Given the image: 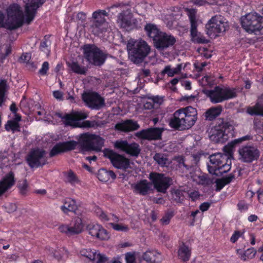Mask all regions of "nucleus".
Returning <instances> with one entry per match:
<instances>
[{
    "instance_id": "1",
    "label": "nucleus",
    "mask_w": 263,
    "mask_h": 263,
    "mask_svg": "<svg viewBox=\"0 0 263 263\" xmlns=\"http://www.w3.org/2000/svg\"><path fill=\"white\" fill-rule=\"evenodd\" d=\"M92 134L84 133L80 136L78 141L69 140L57 143L49 152L50 157H53L58 155L71 151L76 149L79 144L81 151L89 152L92 149Z\"/></svg>"
},
{
    "instance_id": "2",
    "label": "nucleus",
    "mask_w": 263,
    "mask_h": 263,
    "mask_svg": "<svg viewBox=\"0 0 263 263\" xmlns=\"http://www.w3.org/2000/svg\"><path fill=\"white\" fill-rule=\"evenodd\" d=\"M197 119L196 108L187 106L180 108L174 112L170 119L169 125L177 130H184L192 127Z\"/></svg>"
},
{
    "instance_id": "3",
    "label": "nucleus",
    "mask_w": 263,
    "mask_h": 263,
    "mask_svg": "<svg viewBox=\"0 0 263 263\" xmlns=\"http://www.w3.org/2000/svg\"><path fill=\"white\" fill-rule=\"evenodd\" d=\"M144 30L148 37L152 40L154 47L158 50H164L172 47L176 42L174 36L161 31L155 24H146Z\"/></svg>"
},
{
    "instance_id": "4",
    "label": "nucleus",
    "mask_w": 263,
    "mask_h": 263,
    "mask_svg": "<svg viewBox=\"0 0 263 263\" xmlns=\"http://www.w3.org/2000/svg\"><path fill=\"white\" fill-rule=\"evenodd\" d=\"M107 16L108 12L105 10L93 12L88 25V30L96 36L104 37L105 33L111 30L105 18Z\"/></svg>"
},
{
    "instance_id": "5",
    "label": "nucleus",
    "mask_w": 263,
    "mask_h": 263,
    "mask_svg": "<svg viewBox=\"0 0 263 263\" xmlns=\"http://www.w3.org/2000/svg\"><path fill=\"white\" fill-rule=\"evenodd\" d=\"M129 57L134 63H141L150 51V47L144 40H129L127 44Z\"/></svg>"
},
{
    "instance_id": "6",
    "label": "nucleus",
    "mask_w": 263,
    "mask_h": 263,
    "mask_svg": "<svg viewBox=\"0 0 263 263\" xmlns=\"http://www.w3.org/2000/svg\"><path fill=\"white\" fill-rule=\"evenodd\" d=\"M210 162L208 163L209 172L213 175H217L227 173L231 168V160L222 155V153H218L212 154L209 157Z\"/></svg>"
},
{
    "instance_id": "7",
    "label": "nucleus",
    "mask_w": 263,
    "mask_h": 263,
    "mask_svg": "<svg viewBox=\"0 0 263 263\" xmlns=\"http://www.w3.org/2000/svg\"><path fill=\"white\" fill-rule=\"evenodd\" d=\"M233 130V120L228 118H219L214 128L212 129L211 138L217 142L221 141V140H227L229 137V135H232Z\"/></svg>"
},
{
    "instance_id": "8",
    "label": "nucleus",
    "mask_w": 263,
    "mask_h": 263,
    "mask_svg": "<svg viewBox=\"0 0 263 263\" xmlns=\"http://www.w3.org/2000/svg\"><path fill=\"white\" fill-rule=\"evenodd\" d=\"M7 14L8 20L5 22V28L7 29L13 30L23 25V15L18 5H10L7 9Z\"/></svg>"
},
{
    "instance_id": "9",
    "label": "nucleus",
    "mask_w": 263,
    "mask_h": 263,
    "mask_svg": "<svg viewBox=\"0 0 263 263\" xmlns=\"http://www.w3.org/2000/svg\"><path fill=\"white\" fill-rule=\"evenodd\" d=\"M225 21L224 17L220 15L212 17L205 25L207 34L215 38L219 33L225 32L229 28L228 23Z\"/></svg>"
},
{
    "instance_id": "10",
    "label": "nucleus",
    "mask_w": 263,
    "mask_h": 263,
    "mask_svg": "<svg viewBox=\"0 0 263 263\" xmlns=\"http://www.w3.org/2000/svg\"><path fill=\"white\" fill-rule=\"evenodd\" d=\"M241 24L242 28L247 32L258 31L263 34V16L256 12L248 13L242 16Z\"/></svg>"
},
{
    "instance_id": "11",
    "label": "nucleus",
    "mask_w": 263,
    "mask_h": 263,
    "mask_svg": "<svg viewBox=\"0 0 263 263\" xmlns=\"http://www.w3.org/2000/svg\"><path fill=\"white\" fill-rule=\"evenodd\" d=\"M83 49L84 57L89 63L95 66H101L105 62L106 55L95 45H85Z\"/></svg>"
},
{
    "instance_id": "12",
    "label": "nucleus",
    "mask_w": 263,
    "mask_h": 263,
    "mask_svg": "<svg viewBox=\"0 0 263 263\" xmlns=\"http://www.w3.org/2000/svg\"><path fill=\"white\" fill-rule=\"evenodd\" d=\"M46 154L44 149H33L26 156V162L31 168L43 167L48 163Z\"/></svg>"
},
{
    "instance_id": "13",
    "label": "nucleus",
    "mask_w": 263,
    "mask_h": 263,
    "mask_svg": "<svg viewBox=\"0 0 263 263\" xmlns=\"http://www.w3.org/2000/svg\"><path fill=\"white\" fill-rule=\"evenodd\" d=\"M149 179L155 189L159 192L165 193L171 184L172 179L165 176L164 174L152 172L149 174Z\"/></svg>"
},
{
    "instance_id": "14",
    "label": "nucleus",
    "mask_w": 263,
    "mask_h": 263,
    "mask_svg": "<svg viewBox=\"0 0 263 263\" xmlns=\"http://www.w3.org/2000/svg\"><path fill=\"white\" fill-rule=\"evenodd\" d=\"M104 156L109 159L112 165L119 169H127L130 166L129 160L124 156L120 155L113 150L105 148L104 150Z\"/></svg>"
},
{
    "instance_id": "15",
    "label": "nucleus",
    "mask_w": 263,
    "mask_h": 263,
    "mask_svg": "<svg viewBox=\"0 0 263 263\" xmlns=\"http://www.w3.org/2000/svg\"><path fill=\"white\" fill-rule=\"evenodd\" d=\"M239 160L243 162L251 163L257 160L260 156L258 148L251 145H243L238 150Z\"/></svg>"
},
{
    "instance_id": "16",
    "label": "nucleus",
    "mask_w": 263,
    "mask_h": 263,
    "mask_svg": "<svg viewBox=\"0 0 263 263\" xmlns=\"http://www.w3.org/2000/svg\"><path fill=\"white\" fill-rule=\"evenodd\" d=\"M84 227L82 219L77 217L72 221L70 226L61 224L59 227L58 229L60 232L69 236L81 233L84 229Z\"/></svg>"
},
{
    "instance_id": "17",
    "label": "nucleus",
    "mask_w": 263,
    "mask_h": 263,
    "mask_svg": "<svg viewBox=\"0 0 263 263\" xmlns=\"http://www.w3.org/2000/svg\"><path fill=\"white\" fill-rule=\"evenodd\" d=\"M82 100L91 109H99L105 104L104 98L96 92H84L82 95Z\"/></svg>"
},
{
    "instance_id": "18",
    "label": "nucleus",
    "mask_w": 263,
    "mask_h": 263,
    "mask_svg": "<svg viewBox=\"0 0 263 263\" xmlns=\"http://www.w3.org/2000/svg\"><path fill=\"white\" fill-rule=\"evenodd\" d=\"M114 147L133 157L138 156L141 151L138 143L136 142L128 143L126 140L116 141L115 142Z\"/></svg>"
},
{
    "instance_id": "19",
    "label": "nucleus",
    "mask_w": 263,
    "mask_h": 263,
    "mask_svg": "<svg viewBox=\"0 0 263 263\" xmlns=\"http://www.w3.org/2000/svg\"><path fill=\"white\" fill-rule=\"evenodd\" d=\"M66 126L79 127L80 121L87 118V114L82 111H75L70 114H66L63 116L59 115Z\"/></svg>"
},
{
    "instance_id": "20",
    "label": "nucleus",
    "mask_w": 263,
    "mask_h": 263,
    "mask_svg": "<svg viewBox=\"0 0 263 263\" xmlns=\"http://www.w3.org/2000/svg\"><path fill=\"white\" fill-rule=\"evenodd\" d=\"M45 2V0H27L25 10L26 22L27 24H29L33 20L37 9Z\"/></svg>"
},
{
    "instance_id": "21",
    "label": "nucleus",
    "mask_w": 263,
    "mask_h": 263,
    "mask_svg": "<svg viewBox=\"0 0 263 263\" xmlns=\"http://www.w3.org/2000/svg\"><path fill=\"white\" fill-rule=\"evenodd\" d=\"M136 19L130 9L122 10L117 16V23L122 28H128L136 23Z\"/></svg>"
},
{
    "instance_id": "22",
    "label": "nucleus",
    "mask_w": 263,
    "mask_h": 263,
    "mask_svg": "<svg viewBox=\"0 0 263 263\" xmlns=\"http://www.w3.org/2000/svg\"><path fill=\"white\" fill-rule=\"evenodd\" d=\"M162 133V130L159 128H149L137 132L136 135L143 140H157L161 139Z\"/></svg>"
},
{
    "instance_id": "23",
    "label": "nucleus",
    "mask_w": 263,
    "mask_h": 263,
    "mask_svg": "<svg viewBox=\"0 0 263 263\" xmlns=\"http://www.w3.org/2000/svg\"><path fill=\"white\" fill-rule=\"evenodd\" d=\"M152 183L146 179H142L132 185L134 192L142 196H146L151 191Z\"/></svg>"
},
{
    "instance_id": "24",
    "label": "nucleus",
    "mask_w": 263,
    "mask_h": 263,
    "mask_svg": "<svg viewBox=\"0 0 263 263\" xmlns=\"http://www.w3.org/2000/svg\"><path fill=\"white\" fill-rule=\"evenodd\" d=\"M251 137L250 135H246L241 138L235 139L234 141L223 147V150L224 153L222 154V155H225L228 157L227 160H231L232 158L233 157V154L235 145L238 143H240L242 141L249 140L251 139Z\"/></svg>"
},
{
    "instance_id": "25",
    "label": "nucleus",
    "mask_w": 263,
    "mask_h": 263,
    "mask_svg": "<svg viewBox=\"0 0 263 263\" xmlns=\"http://www.w3.org/2000/svg\"><path fill=\"white\" fill-rule=\"evenodd\" d=\"M88 228L89 234L93 237L100 240H106L109 238L107 231L100 224L89 225Z\"/></svg>"
},
{
    "instance_id": "26",
    "label": "nucleus",
    "mask_w": 263,
    "mask_h": 263,
    "mask_svg": "<svg viewBox=\"0 0 263 263\" xmlns=\"http://www.w3.org/2000/svg\"><path fill=\"white\" fill-rule=\"evenodd\" d=\"M204 93L213 103H218L224 101L222 87L219 86H215L213 89L205 90Z\"/></svg>"
},
{
    "instance_id": "27",
    "label": "nucleus",
    "mask_w": 263,
    "mask_h": 263,
    "mask_svg": "<svg viewBox=\"0 0 263 263\" xmlns=\"http://www.w3.org/2000/svg\"><path fill=\"white\" fill-rule=\"evenodd\" d=\"M139 125L136 121L132 120H126L115 125L116 129L124 132H128L138 129Z\"/></svg>"
},
{
    "instance_id": "28",
    "label": "nucleus",
    "mask_w": 263,
    "mask_h": 263,
    "mask_svg": "<svg viewBox=\"0 0 263 263\" xmlns=\"http://www.w3.org/2000/svg\"><path fill=\"white\" fill-rule=\"evenodd\" d=\"M178 256L179 259L184 262L190 260L191 256V249L182 242L179 247Z\"/></svg>"
},
{
    "instance_id": "29",
    "label": "nucleus",
    "mask_w": 263,
    "mask_h": 263,
    "mask_svg": "<svg viewBox=\"0 0 263 263\" xmlns=\"http://www.w3.org/2000/svg\"><path fill=\"white\" fill-rule=\"evenodd\" d=\"M222 110V106L220 105L211 107L205 112L204 117L209 121H213L221 114Z\"/></svg>"
},
{
    "instance_id": "30",
    "label": "nucleus",
    "mask_w": 263,
    "mask_h": 263,
    "mask_svg": "<svg viewBox=\"0 0 263 263\" xmlns=\"http://www.w3.org/2000/svg\"><path fill=\"white\" fill-rule=\"evenodd\" d=\"M14 174L12 172H10L0 181V187L5 193L14 184Z\"/></svg>"
},
{
    "instance_id": "31",
    "label": "nucleus",
    "mask_w": 263,
    "mask_h": 263,
    "mask_svg": "<svg viewBox=\"0 0 263 263\" xmlns=\"http://www.w3.org/2000/svg\"><path fill=\"white\" fill-rule=\"evenodd\" d=\"M97 177L100 181L106 182L110 178L116 179V175L112 171H107L106 169L102 168L98 171Z\"/></svg>"
},
{
    "instance_id": "32",
    "label": "nucleus",
    "mask_w": 263,
    "mask_h": 263,
    "mask_svg": "<svg viewBox=\"0 0 263 263\" xmlns=\"http://www.w3.org/2000/svg\"><path fill=\"white\" fill-rule=\"evenodd\" d=\"M62 211L67 214L68 212H76L77 210V205L75 200L71 198H68L65 200L63 205L61 206Z\"/></svg>"
},
{
    "instance_id": "33",
    "label": "nucleus",
    "mask_w": 263,
    "mask_h": 263,
    "mask_svg": "<svg viewBox=\"0 0 263 263\" xmlns=\"http://www.w3.org/2000/svg\"><path fill=\"white\" fill-rule=\"evenodd\" d=\"M68 65L73 72L78 74L86 75L88 70L86 67L80 65L77 62L68 63Z\"/></svg>"
},
{
    "instance_id": "34",
    "label": "nucleus",
    "mask_w": 263,
    "mask_h": 263,
    "mask_svg": "<svg viewBox=\"0 0 263 263\" xmlns=\"http://www.w3.org/2000/svg\"><path fill=\"white\" fill-rule=\"evenodd\" d=\"M247 111L251 116L263 117V103L261 102H257L253 106L249 107Z\"/></svg>"
},
{
    "instance_id": "35",
    "label": "nucleus",
    "mask_w": 263,
    "mask_h": 263,
    "mask_svg": "<svg viewBox=\"0 0 263 263\" xmlns=\"http://www.w3.org/2000/svg\"><path fill=\"white\" fill-rule=\"evenodd\" d=\"M92 149L91 151H96L97 152H100L102 147L104 146V139L100 136L92 134Z\"/></svg>"
},
{
    "instance_id": "36",
    "label": "nucleus",
    "mask_w": 263,
    "mask_h": 263,
    "mask_svg": "<svg viewBox=\"0 0 263 263\" xmlns=\"http://www.w3.org/2000/svg\"><path fill=\"white\" fill-rule=\"evenodd\" d=\"M222 89L224 101L235 98L237 96V89L236 88H231L225 86L222 87Z\"/></svg>"
},
{
    "instance_id": "37",
    "label": "nucleus",
    "mask_w": 263,
    "mask_h": 263,
    "mask_svg": "<svg viewBox=\"0 0 263 263\" xmlns=\"http://www.w3.org/2000/svg\"><path fill=\"white\" fill-rule=\"evenodd\" d=\"M64 176L65 178V181L71 185H74L80 181L77 175L71 170L65 172Z\"/></svg>"
},
{
    "instance_id": "38",
    "label": "nucleus",
    "mask_w": 263,
    "mask_h": 263,
    "mask_svg": "<svg viewBox=\"0 0 263 263\" xmlns=\"http://www.w3.org/2000/svg\"><path fill=\"white\" fill-rule=\"evenodd\" d=\"M237 253L240 255V258L245 261L248 259L252 258L256 254V251L253 248L248 249L245 251H242L241 249H238Z\"/></svg>"
},
{
    "instance_id": "39",
    "label": "nucleus",
    "mask_w": 263,
    "mask_h": 263,
    "mask_svg": "<svg viewBox=\"0 0 263 263\" xmlns=\"http://www.w3.org/2000/svg\"><path fill=\"white\" fill-rule=\"evenodd\" d=\"M154 160L161 166H165L168 161V159L163 154L156 153L154 156Z\"/></svg>"
},
{
    "instance_id": "40",
    "label": "nucleus",
    "mask_w": 263,
    "mask_h": 263,
    "mask_svg": "<svg viewBox=\"0 0 263 263\" xmlns=\"http://www.w3.org/2000/svg\"><path fill=\"white\" fill-rule=\"evenodd\" d=\"M181 69V67L179 65L175 68H171L170 66H166L162 70V73L167 74L168 77H173L174 74L179 73Z\"/></svg>"
},
{
    "instance_id": "41",
    "label": "nucleus",
    "mask_w": 263,
    "mask_h": 263,
    "mask_svg": "<svg viewBox=\"0 0 263 263\" xmlns=\"http://www.w3.org/2000/svg\"><path fill=\"white\" fill-rule=\"evenodd\" d=\"M95 253L96 250L92 251L90 249H82L80 253V254L88 259L90 261H92L95 258Z\"/></svg>"
},
{
    "instance_id": "42",
    "label": "nucleus",
    "mask_w": 263,
    "mask_h": 263,
    "mask_svg": "<svg viewBox=\"0 0 263 263\" xmlns=\"http://www.w3.org/2000/svg\"><path fill=\"white\" fill-rule=\"evenodd\" d=\"M95 213L97 216L102 221L105 222L109 220L108 216L107 215V214L99 206H96L95 208Z\"/></svg>"
},
{
    "instance_id": "43",
    "label": "nucleus",
    "mask_w": 263,
    "mask_h": 263,
    "mask_svg": "<svg viewBox=\"0 0 263 263\" xmlns=\"http://www.w3.org/2000/svg\"><path fill=\"white\" fill-rule=\"evenodd\" d=\"M172 197L177 202H182L184 198L183 192L179 189L174 190L172 193Z\"/></svg>"
},
{
    "instance_id": "44",
    "label": "nucleus",
    "mask_w": 263,
    "mask_h": 263,
    "mask_svg": "<svg viewBox=\"0 0 263 263\" xmlns=\"http://www.w3.org/2000/svg\"><path fill=\"white\" fill-rule=\"evenodd\" d=\"M155 252L154 251L148 250L142 255L143 259L147 262H153L155 260Z\"/></svg>"
},
{
    "instance_id": "45",
    "label": "nucleus",
    "mask_w": 263,
    "mask_h": 263,
    "mask_svg": "<svg viewBox=\"0 0 263 263\" xmlns=\"http://www.w3.org/2000/svg\"><path fill=\"white\" fill-rule=\"evenodd\" d=\"M179 163L180 167L183 166V167H184L185 168L186 171H185V173L186 175H189L188 174H190V176L191 177L193 176V175L192 174V172H193L195 170V166L189 165L186 164L184 163V161L183 158L179 160Z\"/></svg>"
},
{
    "instance_id": "46",
    "label": "nucleus",
    "mask_w": 263,
    "mask_h": 263,
    "mask_svg": "<svg viewBox=\"0 0 263 263\" xmlns=\"http://www.w3.org/2000/svg\"><path fill=\"white\" fill-rule=\"evenodd\" d=\"M98 123L95 120L90 121V120H85L83 121L82 122H80L79 127L82 128H91V127H97L98 126Z\"/></svg>"
},
{
    "instance_id": "47",
    "label": "nucleus",
    "mask_w": 263,
    "mask_h": 263,
    "mask_svg": "<svg viewBox=\"0 0 263 263\" xmlns=\"http://www.w3.org/2000/svg\"><path fill=\"white\" fill-rule=\"evenodd\" d=\"M245 230L242 231H235L232 236L230 238V241L231 242L235 243L239 238H245Z\"/></svg>"
},
{
    "instance_id": "48",
    "label": "nucleus",
    "mask_w": 263,
    "mask_h": 263,
    "mask_svg": "<svg viewBox=\"0 0 263 263\" xmlns=\"http://www.w3.org/2000/svg\"><path fill=\"white\" fill-rule=\"evenodd\" d=\"M189 17L191 23V28H197V21L196 16V12L194 10H191L189 12Z\"/></svg>"
},
{
    "instance_id": "49",
    "label": "nucleus",
    "mask_w": 263,
    "mask_h": 263,
    "mask_svg": "<svg viewBox=\"0 0 263 263\" xmlns=\"http://www.w3.org/2000/svg\"><path fill=\"white\" fill-rule=\"evenodd\" d=\"M28 184L26 179H24L20 181L18 184V188L19 189L21 194L25 195L28 191Z\"/></svg>"
},
{
    "instance_id": "50",
    "label": "nucleus",
    "mask_w": 263,
    "mask_h": 263,
    "mask_svg": "<svg viewBox=\"0 0 263 263\" xmlns=\"http://www.w3.org/2000/svg\"><path fill=\"white\" fill-rule=\"evenodd\" d=\"M110 224L114 230L117 231L126 232L129 230V227L126 225L115 223H110Z\"/></svg>"
},
{
    "instance_id": "51",
    "label": "nucleus",
    "mask_w": 263,
    "mask_h": 263,
    "mask_svg": "<svg viewBox=\"0 0 263 263\" xmlns=\"http://www.w3.org/2000/svg\"><path fill=\"white\" fill-rule=\"evenodd\" d=\"M7 88V82L5 80H3L0 82V105H1L3 98Z\"/></svg>"
},
{
    "instance_id": "52",
    "label": "nucleus",
    "mask_w": 263,
    "mask_h": 263,
    "mask_svg": "<svg viewBox=\"0 0 263 263\" xmlns=\"http://www.w3.org/2000/svg\"><path fill=\"white\" fill-rule=\"evenodd\" d=\"M192 40L194 43L198 44L208 43L209 41L200 33L197 34L195 37H192Z\"/></svg>"
},
{
    "instance_id": "53",
    "label": "nucleus",
    "mask_w": 263,
    "mask_h": 263,
    "mask_svg": "<svg viewBox=\"0 0 263 263\" xmlns=\"http://www.w3.org/2000/svg\"><path fill=\"white\" fill-rule=\"evenodd\" d=\"M249 206L250 204L244 200H240L237 204L238 210L241 212L248 211Z\"/></svg>"
},
{
    "instance_id": "54",
    "label": "nucleus",
    "mask_w": 263,
    "mask_h": 263,
    "mask_svg": "<svg viewBox=\"0 0 263 263\" xmlns=\"http://www.w3.org/2000/svg\"><path fill=\"white\" fill-rule=\"evenodd\" d=\"M49 69V63L47 61L43 62L41 68L39 70V74L40 76H44L47 74L48 71Z\"/></svg>"
},
{
    "instance_id": "55",
    "label": "nucleus",
    "mask_w": 263,
    "mask_h": 263,
    "mask_svg": "<svg viewBox=\"0 0 263 263\" xmlns=\"http://www.w3.org/2000/svg\"><path fill=\"white\" fill-rule=\"evenodd\" d=\"M173 216L174 214L172 212L166 213L165 215L161 219V222L162 224L163 225L168 224Z\"/></svg>"
},
{
    "instance_id": "56",
    "label": "nucleus",
    "mask_w": 263,
    "mask_h": 263,
    "mask_svg": "<svg viewBox=\"0 0 263 263\" xmlns=\"http://www.w3.org/2000/svg\"><path fill=\"white\" fill-rule=\"evenodd\" d=\"M95 255V258L93 260V262L96 263H105L107 260V258L105 255L97 253L96 251Z\"/></svg>"
},
{
    "instance_id": "57",
    "label": "nucleus",
    "mask_w": 263,
    "mask_h": 263,
    "mask_svg": "<svg viewBox=\"0 0 263 263\" xmlns=\"http://www.w3.org/2000/svg\"><path fill=\"white\" fill-rule=\"evenodd\" d=\"M126 263H136V257L134 253L127 252L125 254Z\"/></svg>"
},
{
    "instance_id": "58",
    "label": "nucleus",
    "mask_w": 263,
    "mask_h": 263,
    "mask_svg": "<svg viewBox=\"0 0 263 263\" xmlns=\"http://www.w3.org/2000/svg\"><path fill=\"white\" fill-rule=\"evenodd\" d=\"M188 194L189 198H191V200L193 201H196L199 198L200 196V194L198 191H194L189 192Z\"/></svg>"
},
{
    "instance_id": "59",
    "label": "nucleus",
    "mask_w": 263,
    "mask_h": 263,
    "mask_svg": "<svg viewBox=\"0 0 263 263\" xmlns=\"http://www.w3.org/2000/svg\"><path fill=\"white\" fill-rule=\"evenodd\" d=\"M216 183V191L219 192L226 185L222 179H217Z\"/></svg>"
},
{
    "instance_id": "60",
    "label": "nucleus",
    "mask_w": 263,
    "mask_h": 263,
    "mask_svg": "<svg viewBox=\"0 0 263 263\" xmlns=\"http://www.w3.org/2000/svg\"><path fill=\"white\" fill-rule=\"evenodd\" d=\"M200 213V212L199 210H196L195 211H192L190 215V217L192 218L191 221L190 222V225L193 226L195 224V222L196 221V217L197 215Z\"/></svg>"
},
{
    "instance_id": "61",
    "label": "nucleus",
    "mask_w": 263,
    "mask_h": 263,
    "mask_svg": "<svg viewBox=\"0 0 263 263\" xmlns=\"http://www.w3.org/2000/svg\"><path fill=\"white\" fill-rule=\"evenodd\" d=\"M143 106L146 109H152L155 108V105L149 98H148L147 100L144 103Z\"/></svg>"
},
{
    "instance_id": "62",
    "label": "nucleus",
    "mask_w": 263,
    "mask_h": 263,
    "mask_svg": "<svg viewBox=\"0 0 263 263\" xmlns=\"http://www.w3.org/2000/svg\"><path fill=\"white\" fill-rule=\"evenodd\" d=\"M149 98L152 100L154 105H155V104H157L158 105H160L163 101L162 98L158 96H153L152 97H150Z\"/></svg>"
},
{
    "instance_id": "63",
    "label": "nucleus",
    "mask_w": 263,
    "mask_h": 263,
    "mask_svg": "<svg viewBox=\"0 0 263 263\" xmlns=\"http://www.w3.org/2000/svg\"><path fill=\"white\" fill-rule=\"evenodd\" d=\"M76 18L77 20L80 21L82 22H84L86 18V14L83 12H79L76 15Z\"/></svg>"
},
{
    "instance_id": "64",
    "label": "nucleus",
    "mask_w": 263,
    "mask_h": 263,
    "mask_svg": "<svg viewBox=\"0 0 263 263\" xmlns=\"http://www.w3.org/2000/svg\"><path fill=\"white\" fill-rule=\"evenodd\" d=\"M258 201L263 204V187H260L257 191Z\"/></svg>"
}]
</instances>
